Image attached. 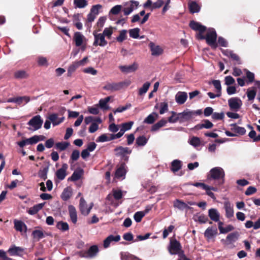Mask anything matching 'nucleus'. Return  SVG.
<instances>
[{
    "mask_svg": "<svg viewBox=\"0 0 260 260\" xmlns=\"http://www.w3.org/2000/svg\"><path fill=\"white\" fill-rule=\"evenodd\" d=\"M93 206V203H91L89 207H87L86 202L83 198L80 200L79 209L82 214L86 216L89 214L91 209Z\"/></svg>",
    "mask_w": 260,
    "mask_h": 260,
    "instance_id": "423d86ee",
    "label": "nucleus"
},
{
    "mask_svg": "<svg viewBox=\"0 0 260 260\" xmlns=\"http://www.w3.org/2000/svg\"><path fill=\"white\" fill-rule=\"evenodd\" d=\"M70 143L68 142H58L55 145L56 148L60 151H63L66 149V148L69 146Z\"/></svg>",
    "mask_w": 260,
    "mask_h": 260,
    "instance_id": "6e6d98bb",
    "label": "nucleus"
},
{
    "mask_svg": "<svg viewBox=\"0 0 260 260\" xmlns=\"http://www.w3.org/2000/svg\"><path fill=\"white\" fill-rule=\"evenodd\" d=\"M217 234V229L215 226L208 227L204 233V236L208 239H211Z\"/></svg>",
    "mask_w": 260,
    "mask_h": 260,
    "instance_id": "2eb2a0df",
    "label": "nucleus"
},
{
    "mask_svg": "<svg viewBox=\"0 0 260 260\" xmlns=\"http://www.w3.org/2000/svg\"><path fill=\"white\" fill-rule=\"evenodd\" d=\"M178 114L179 121L180 122H183L192 118L194 115V112L192 111L186 110L181 113H178Z\"/></svg>",
    "mask_w": 260,
    "mask_h": 260,
    "instance_id": "9b49d317",
    "label": "nucleus"
},
{
    "mask_svg": "<svg viewBox=\"0 0 260 260\" xmlns=\"http://www.w3.org/2000/svg\"><path fill=\"white\" fill-rule=\"evenodd\" d=\"M94 41L93 42V46H100L101 47L105 46L108 42L105 40V37L102 34L93 33Z\"/></svg>",
    "mask_w": 260,
    "mask_h": 260,
    "instance_id": "6e6552de",
    "label": "nucleus"
},
{
    "mask_svg": "<svg viewBox=\"0 0 260 260\" xmlns=\"http://www.w3.org/2000/svg\"><path fill=\"white\" fill-rule=\"evenodd\" d=\"M228 104L231 109L238 111L242 105V101L239 98H232L228 101Z\"/></svg>",
    "mask_w": 260,
    "mask_h": 260,
    "instance_id": "0eeeda50",
    "label": "nucleus"
},
{
    "mask_svg": "<svg viewBox=\"0 0 260 260\" xmlns=\"http://www.w3.org/2000/svg\"><path fill=\"white\" fill-rule=\"evenodd\" d=\"M38 63L40 66H47L48 61L46 57L43 56H39L37 60Z\"/></svg>",
    "mask_w": 260,
    "mask_h": 260,
    "instance_id": "0e129e2a",
    "label": "nucleus"
},
{
    "mask_svg": "<svg viewBox=\"0 0 260 260\" xmlns=\"http://www.w3.org/2000/svg\"><path fill=\"white\" fill-rule=\"evenodd\" d=\"M48 168H45L43 170H40L38 173V176L40 178L45 180L47 178Z\"/></svg>",
    "mask_w": 260,
    "mask_h": 260,
    "instance_id": "052dcab7",
    "label": "nucleus"
},
{
    "mask_svg": "<svg viewBox=\"0 0 260 260\" xmlns=\"http://www.w3.org/2000/svg\"><path fill=\"white\" fill-rule=\"evenodd\" d=\"M122 9L121 5H117L112 7L109 12V15H117L118 14Z\"/></svg>",
    "mask_w": 260,
    "mask_h": 260,
    "instance_id": "09e8293b",
    "label": "nucleus"
},
{
    "mask_svg": "<svg viewBox=\"0 0 260 260\" xmlns=\"http://www.w3.org/2000/svg\"><path fill=\"white\" fill-rule=\"evenodd\" d=\"M174 207L180 210H183L185 209H188L189 207L185 202L176 199L174 202Z\"/></svg>",
    "mask_w": 260,
    "mask_h": 260,
    "instance_id": "7c9ffc66",
    "label": "nucleus"
},
{
    "mask_svg": "<svg viewBox=\"0 0 260 260\" xmlns=\"http://www.w3.org/2000/svg\"><path fill=\"white\" fill-rule=\"evenodd\" d=\"M17 144L21 148H23L27 145H33L35 144L33 137H31L28 139H25L21 141L17 142Z\"/></svg>",
    "mask_w": 260,
    "mask_h": 260,
    "instance_id": "f704fd0d",
    "label": "nucleus"
},
{
    "mask_svg": "<svg viewBox=\"0 0 260 260\" xmlns=\"http://www.w3.org/2000/svg\"><path fill=\"white\" fill-rule=\"evenodd\" d=\"M44 205L45 203L35 205L32 207L29 208L27 211V213L30 215H34L41 210L44 207Z\"/></svg>",
    "mask_w": 260,
    "mask_h": 260,
    "instance_id": "c85d7f7f",
    "label": "nucleus"
},
{
    "mask_svg": "<svg viewBox=\"0 0 260 260\" xmlns=\"http://www.w3.org/2000/svg\"><path fill=\"white\" fill-rule=\"evenodd\" d=\"M24 249L21 247L12 245L8 249L7 253H9L10 256H22Z\"/></svg>",
    "mask_w": 260,
    "mask_h": 260,
    "instance_id": "9d476101",
    "label": "nucleus"
},
{
    "mask_svg": "<svg viewBox=\"0 0 260 260\" xmlns=\"http://www.w3.org/2000/svg\"><path fill=\"white\" fill-rule=\"evenodd\" d=\"M126 30L123 29L121 30L119 35L116 38V40L119 42H122L126 38Z\"/></svg>",
    "mask_w": 260,
    "mask_h": 260,
    "instance_id": "5fc2aeb1",
    "label": "nucleus"
},
{
    "mask_svg": "<svg viewBox=\"0 0 260 260\" xmlns=\"http://www.w3.org/2000/svg\"><path fill=\"white\" fill-rule=\"evenodd\" d=\"M231 130L238 134L243 135L246 133V129L243 127L239 126L235 123L231 124Z\"/></svg>",
    "mask_w": 260,
    "mask_h": 260,
    "instance_id": "72a5a7b5",
    "label": "nucleus"
},
{
    "mask_svg": "<svg viewBox=\"0 0 260 260\" xmlns=\"http://www.w3.org/2000/svg\"><path fill=\"white\" fill-rule=\"evenodd\" d=\"M126 165L124 163L121 164L120 167L117 169L115 176L117 178H124L126 173Z\"/></svg>",
    "mask_w": 260,
    "mask_h": 260,
    "instance_id": "5701e85b",
    "label": "nucleus"
},
{
    "mask_svg": "<svg viewBox=\"0 0 260 260\" xmlns=\"http://www.w3.org/2000/svg\"><path fill=\"white\" fill-rule=\"evenodd\" d=\"M171 113L172 115L169 117L168 121L170 123H174L176 122L177 121H179L178 114H176V113L174 111H172Z\"/></svg>",
    "mask_w": 260,
    "mask_h": 260,
    "instance_id": "680f3d73",
    "label": "nucleus"
},
{
    "mask_svg": "<svg viewBox=\"0 0 260 260\" xmlns=\"http://www.w3.org/2000/svg\"><path fill=\"white\" fill-rule=\"evenodd\" d=\"M43 120L39 115L34 116L27 122V124L29 126L27 129L30 131H36L41 128Z\"/></svg>",
    "mask_w": 260,
    "mask_h": 260,
    "instance_id": "f03ea898",
    "label": "nucleus"
},
{
    "mask_svg": "<svg viewBox=\"0 0 260 260\" xmlns=\"http://www.w3.org/2000/svg\"><path fill=\"white\" fill-rule=\"evenodd\" d=\"M48 118L51 121L53 126L59 125L62 122L64 119V117L58 118V115L56 113H52L49 115Z\"/></svg>",
    "mask_w": 260,
    "mask_h": 260,
    "instance_id": "aec40b11",
    "label": "nucleus"
},
{
    "mask_svg": "<svg viewBox=\"0 0 260 260\" xmlns=\"http://www.w3.org/2000/svg\"><path fill=\"white\" fill-rule=\"evenodd\" d=\"M181 245L179 241L174 240L170 241V244L169 247V251L171 254H177L181 249Z\"/></svg>",
    "mask_w": 260,
    "mask_h": 260,
    "instance_id": "1a4fd4ad",
    "label": "nucleus"
},
{
    "mask_svg": "<svg viewBox=\"0 0 260 260\" xmlns=\"http://www.w3.org/2000/svg\"><path fill=\"white\" fill-rule=\"evenodd\" d=\"M149 46L153 56H159L163 53V49L159 45H156L153 42H151Z\"/></svg>",
    "mask_w": 260,
    "mask_h": 260,
    "instance_id": "4468645a",
    "label": "nucleus"
},
{
    "mask_svg": "<svg viewBox=\"0 0 260 260\" xmlns=\"http://www.w3.org/2000/svg\"><path fill=\"white\" fill-rule=\"evenodd\" d=\"M56 227L57 229L62 232L68 231L69 229L68 223L62 221L57 222L56 223Z\"/></svg>",
    "mask_w": 260,
    "mask_h": 260,
    "instance_id": "58836bf2",
    "label": "nucleus"
},
{
    "mask_svg": "<svg viewBox=\"0 0 260 260\" xmlns=\"http://www.w3.org/2000/svg\"><path fill=\"white\" fill-rule=\"evenodd\" d=\"M139 4V2L133 0L126 3L124 5V8L122 9L124 14L126 16L130 14L134 11V10L137 9Z\"/></svg>",
    "mask_w": 260,
    "mask_h": 260,
    "instance_id": "20e7f679",
    "label": "nucleus"
},
{
    "mask_svg": "<svg viewBox=\"0 0 260 260\" xmlns=\"http://www.w3.org/2000/svg\"><path fill=\"white\" fill-rule=\"evenodd\" d=\"M14 228L17 231L21 232L24 231V232H26L27 226L24 222L21 220L15 219L14 220Z\"/></svg>",
    "mask_w": 260,
    "mask_h": 260,
    "instance_id": "b1692460",
    "label": "nucleus"
},
{
    "mask_svg": "<svg viewBox=\"0 0 260 260\" xmlns=\"http://www.w3.org/2000/svg\"><path fill=\"white\" fill-rule=\"evenodd\" d=\"M110 100V97L108 96L105 99H102L100 100L99 105L101 109L104 110H108L109 109V106L108 105V103Z\"/></svg>",
    "mask_w": 260,
    "mask_h": 260,
    "instance_id": "e433bc0d",
    "label": "nucleus"
},
{
    "mask_svg": "<svg viewBox=\"0 0 260 260\" xmlns=\"http://www.w3.org/2000/svg\"><path fill=\"white\" fill-rule=\"evenodd\" d=\"M140 28L136 27L131 29L129 30V34L130 37L134 39H138L139 37Z\"/></svg>",
    "mask_w": 260,
    "mask_h": 260,
    "instance_id": "a18cd8bd",
    "label": "nucleus"
},
{
    "mask_svg": "<svg viewBox=\"0 0 260 260\" xmlns=\"http://www.w3.org/2000/svg\"><path fill=\"white\" fill-rule=\"evenodd\" d=\"M82 176V170L75 171L72 175L70 179L72 181H75L78 180Z\"/></svg>",
    "mask_w": 260,
    "mask_h": 260,
    "instance_id": "bf43d9fd",
    "label": "nucleus"
},
{
    "mask_svg": "<svg viewBox=\"0 0 260 260\" xmlns=\"http://www.w3.org/2000/svg\"><path fill=\"white\" fill-rule=\"evenodd\" d=\"M71 196V189L69 188H66L64 189L63 192L61 193V198L63 201H66L70 198Z\"/></svg>",
    "mask_w": 260,
    "mask_h": 260,
    "instance_id": "ea45409f",
    "label": "nucleus"
},
{
    "mask_svg": "<svg viewBox=\"0 0 260 260\" xmlns=\"http://www.w3.org/2000/svg\"><path fill=\"white\" fill-rule=\"evenodd\" d=\"M119 68L122 72L128 74L136 71L138 68V64L134 62L132 64L129 66H120Z\"/></svg>",
    "mask_w": 260,
    "mask_h": 260,
    "instance_id": "f8f14e48",
    "label": "nucleus"
},
{
    "mask_svg": "<svg viewBox=\"0 0 260 260\" xmlns=\"http://www.w3.org/2000/svg\"><path fill=\"white\" fill-rule=\"evenodd\" d=\"M189 26L193 30H198L200 32H204L206 29L205 26L194 21H191L190 22Z\"/></svg>",
    "mask_w": 260,
    "mask_h": 260,
    "instance_id": "393cba45",
    "label": "nucleus"
},
{
    "mask_svg": "<svg viewBox=\"0 0 260 260\" xmlns=\"http://www.w3.org/2000/svg\"><path fill=\"white\" fill-rule=\"evenodd\" d=\"M32 236L36 241H39L40 239L47 236H50V233H44L42 230H35L32 232Z\"/></svg>",
    "mask_w": 260,
    "mask_h": 260,
    "instance_id": "dca6fc26",
    "label": "nucleus"
},
{
    "mask_svg": "<svg viewBox=\"0 0 260 260\" xmlns=\"http://www.w3.org/2000/svg\"><path fill=\"white\" fill-rule=\"evenodd\" d=\"M116 155L121 156L125 160H127L128 157L127 156L132 153V150L128 147H117L114 149Z\"/></svg>",
    "mask_w": 260,
    "mask_h": 260,
    "instance_id": "39448f33",
    "label": "nucleus"
},
{
    "mask_svg": "<svg viewBox=\"0 0 260 260\" xmlns=\"http://www.w3.org/2000/svg\"><path fill=\"white\" fill-rule=\"evenodd\" d=\"M157 116V114L155 112L149 114L144 120V122L148 124H152L155 121V117Z\"/></svg>",
    "mask_w": 260,
    "mask_h": 260,
    "instance_id": "49530a36",
    "label": "nucleus"
},
{
    "mask_svg": "<svg viewBox=\"0 0 260 260\" xmlns=\"http://www.w3.org/2000/svg\"><path fill=\"white\" fill-rule=\"evenodd\" d=\"M103 89L110 91H115L120 90L119 82H108L103 87Z\"/></svg>",
    "mask_w": 260,
    "mask_h": 260,
    "instance_id": "6ab92c4d",
    "label": "nucleus"
},
{
    "mask_svg": "<svg viewBox=\"0 0 260 260\" xmlns=\"http://www.w3.org/2000/svg\"><path fill=\"white\" fill-rule=\"evenodd\" d=\"M122 197V193L120 190H113V194H109L106 200L112 203V199L114 198L115 200H118Z\"/></svg>",
    "mask_w": 260,
    "mask_h": 260,
    "instance_id": "412c9836",
    "label": "nucleus"
},
{
    "mask_svg": "<svg viewBox=\"0 0 260 260\" xmlns=\"http://www.w3.org/2000/svg\"><path fill=\"white\" fill-rule=\"evenodd\" d=\"M29 101V97L27 96L16 97L15 103L18 105H24L28 103Z\"/></svg>",
    "mask_w": 260,
    "mask_h": 260,
    "instance_id": "4c0bfd02",
    "label": "nucleus"
},
{
    "mask_svg": "<svg viewBox=\"0 0 260 260\" xmlns=\"http://www.w3.org/2000/svg\"><path fill=\"white\" fill-rule=\"evenodd\" d=\"M239 237V234L238 232H234L229 234L226 237V239L230 242H233L236 241Z\"/></svg>",
    "mask_w": 260,
    "mask_h": 260,
    "instance_id": "603ef678",
    "label": "nucleus"
},
{
    "mask_svg": "<svg viewBox=\"0 0 260 260\" xmlns=\"http://www.w3.org/2000/svg\"><path fill=\"white\" fill-rule=\"evenodd\" d=\"M145 216V213L142 211H138L134 215V218L136 222H139L141 221L142 218Z\"/></svg>",
    "mask_w": 260,
    "mask_h": 260,
    "instance_id": "4d7b16f0",
    "label": "nucleus"
},
{
    "mask_svg": "<svg viewBox=\"0 0 260 260\" xmlns=\"http://www.w3.org/2000/svg\"><path fill=\"white\" fill-rule=\"evenodd\" d=\"M107 18L106 16L100 17L96 23V26L99 28V30L104 26L105 23L106 21Z\"/></svg>",
    "mask_w": 260,
    "mask_h": 260,
    "instance_id": "e2e57ef3",
    "label": "nucleus"
},
{
    "mask_svg": "<svg viewBox=\"0 0 260 260\" xmlns=\"http://www.w3.org/2000/svg\"><path fill=\"white\" fill-rule=\"evenodd\" d=\"M168 110V104L167 102H162L160 104L159 113L160 114H164Z\"/></svg>",
    "mask_w": 260,
    "mask_h": 260,
    "instance_id": "69168bd1",
    "label": "nucleus"
},
{
    "mask_svg": "<svg viewBox=\"0 0 260 260\" xmlns=\"http://www.w3.org/2000/svg\"><path fill=\"white\" fill-rule=\"evenodd\" d=\"M102 8V6L100 4L95 5L93 6L90 11V12L93 14H94L96 16L99 13V10Z\"/></svg>",
    "mask_w": 260,
    "mask_h": 260,
    "instance_id": "13d9d810",
    "label": "nucleus"
},
{
    "mask_svg": "<svg viewBox=\"0 0 260 260\" xmlns=\"http://www.w3.org/2000/svg\"><path fill=\"white\" fill-rule=\"evenodd\" d=\"M79 67L77 64V62L75 61L73 62L68 68V76L70 77L72 76V74L76 70L77 68Z\"/></svg>",
    "mask_w": 260,
    "mask_h": 260,
    "instance_id": "79ce46f5",
    "label": "nucleus"
},
{
    "mask_svg": "<svg viewBox=\"0 0 260 260\" xmlns=\"http://www.w3.org/2000/svg\"><path fill=\"white\" fill-rule=\"evenodd\" d=\"M112 140L111 134H109V136H108L107 134H104L100 136L97 140V142H105Z\"/></svg>",
    "mask_w": 260,
    "mask_h": 260,
    "instance_id": "37998d69",
    "label": "nucleus"
},
{
    "mask_svg": "<svg viewBox=\"0 0 260 260\" xmlns=\"http://www.w3.org/2000/svg\"><path fill=\"white\" fill-rule=\"evenodd\" d=\"M187 98V93L185 92H178L176 96V102L179 104H184Z\"/></svg>",
    "mask_w": 260,
    "mask_h": 260,
    "instance_id": "cd10ccee",
    "label": "nucleus"
},
{
    "mask_svg": "<svg viewBox=\"0 0 260 260\" xmlns=\"http://www.w3.org/2000/svg\"><path fill=\"white\" fill-rule=\"evenodd\" d=\"M256 92L253 89L248 88L247 91V96L249 101L253 100L255 97Z\"/></svg>",
    "mask_w": 260,
    "mask_h": 260,
    "instance_id": "864d4df0",
    "label": "nucleus"
},
{
    "mask_svg": "<svg viewBox=\"0 0 260 260\" xmlns=\"http://www.w3.org/2000/svg\"><path fill=\"white\" fill-rule=\"evenodd\" d=\"M70 219L74 224H76L77 222V213L75 208L72 206L70 205L68 207Z\"/></svg>",
    "mask_w": 260,
    "mask_h": 260,
    "instance_id": "a878e982",
    "label": "nucleus"
},
{
    "mask_svg": "<svg viewBox=\"0 0 260 260\" xmlns=\"http://www.w3.org/2000/svg\"><path fill=\"white\" fill-rule=\"evenodd\" d=\"M210 179L215 181V184L221 185L224 183L225 173L223 169L220 167H215L210 171Z\"/></svg>",
    "mask_w": 260,
    "mask_h": 260,
    "instance_id": "f257e3e1",
    "label": "nucleus"
},
{
    "mask_svg": "<svg viewBox=\"0 0 260 260\" xmlns=\"http://www.w3.org/2000/svg\"><path fill=\"white\" fill-rule=\"evenodd\" d=\"M150 83L149 82H145L139 90V94L140 95H142L146 93L148 90L150 86Z\"/></svg>",
    "mask_w": 260,
    "mask_h": 260,
    "instance_id": "de8ad7c7",
    "label": "nucleus"
},
{
    "mask_svg": "<svg viewBox=\"0 0 260 260\" xmlns=\"http://www.w3.org/2000/svg\"><path fill=\"white\" fill-rule=\"evenodd\" d=\"M188 8L190 13H198L200 10V6L196 2H191L188 3Z\"/></svg>",
    "mask_w": 260,
    "mask_h": 260,
    "instance_id": "c9c22d12",
    "label": "nucleus"
},
{
    "mask_svg": "<svg viewBox=\"0 0 260 260\" xmlns=\"http://www.w3.org/2000/svg\"><path fill=\"white\" fill-rule=\"evenodd\" d=\"M74 4L76 7L83 8L87 5V2L86 0H74Z\"/></svg>",
    "mask_w": 260,
    "mask_h": 260,
    "instance_id": "8fccbe9b",
    "label": "nucleus"
},
{
    "mask_svg": "<svg viewBox=\"0 0 260 260\" xmlns=\"http://www.w3.org/2000/svg\"><path fill=\"white\" fill-rule=\"evenodd\" d=\"M148 142V139L144 136H141L136 139V143L139 146H145Z\"/></svg>",
    "mask_w": 260,
    "mask_h": 260,
    "instance_id": "a19ab883",
    "label": "nucleus"
},
{
    "mask_svg": "<svg viewBox=\"0 0 260 260\" xmlns=\"http://www.w3.org/2000/svg\"><path fill=\"white\" fill-rule=\"evenodd\" d=\"M224 53L225 55H226L228 57H231L234 60L239 61V56L236 54L234 53L233 51H232L231 50H225Z\"/></svg>",
    "mask_w": 260,
    "mask_h": 260,
    "instance_id": "3c124183",
    "label": "nucleus"
},
{
    "mask_svg": "<svg viewBox=\"0 0 260 260\" xmlns=\"http://www.w3.org/2000/svg\"><path fill=\"white\" fill-rule=\"evenodd\" d=\"M99 252V248L96 245L90 247L86 253L81 256L87 258H92L96 255Z\"/></svg>",
    "mask_w": 260,
    "mask_h": 260,
    "instance_id": "a211bd4d",
    "label": "nucleus"
},
{
    "mask_svg": "<svg viewBox=\"0 0 260 260\" xmlns=\"http://www.w3.org/2000/svg\"><path fill=\"white\" fill-rule=\"evenodd\" d=\"M224 209L225 211V216L227 218H230L234 216L233 206L229 201L224 202Z\"/></svg>",
    "mask_w": 260,
    "mask_h": 260,
    "instance_id": "f3484780",
    "label": "nucleus"
},
{
    "mask_svg": "<svg viewBox=\"0 0 260 260\" xmlns=\"http://www.w3.org/2000/svg\"><path fill=\"white\" fill-rule=\"evenodd\" d=\"M120 239V236L119 235H116L115 236L113 235L109 236L104 241V246L105 248H107L109 246L110 244L112 241L118 242Z\"/></svg>",
    "mask_w": 260,
    "mask_h": 260,
    "instance_id": "bb28decb",
    "label": "nucleus"
},
{
    "mask_svg": "<svg viewBox=\"0 0 260 260\" xmlns=\"http://www.w3.org/2000/svg\"><path fill=\"white\" fill-rule=\"evenodd\" d=\"M190 145L194 147H197L201 145V140L199 138L197 137H193L188 141Z\"/></svg>",
    "mask_w": 260,
    "mask_h": 260,
    "instance_id": "c03bdc74",
    "label": "nucleus"
},
{
    "mask_svg": "<svg viewBox=\"0 0 260 260\" xmlns=\"http://www.w3.org/2000/svg\"><path fill=\"white\" fill-rule=\"evenodd\" d=\"M68 168V165L67 164H63L61 168L57 170L56 176L59 180H62L65 178L67 175V170Z\"/></svg>",
    "mask_w": 260,
    "mask_h": 260,
    "instance_id": "ddd939ff",
    "label": "nucleus"
},
{
    "mask_svg": "<svg viewBox=\"0 0 260 260\" xmlns=\"http://www.w3.org/2000/svg\"><path fill=\"white\" fill-rule=\"evenodd\" d=\"M0 260H12V259L7 255L6 251L3 249L0 250Z\"/></svg>",
    "mask_w": 260,
    "mask_h": 260,
    "instance_id": "774afa93",
    "label": "nucleus"
},
{
    "mask_svg": "<svg viewBox=\"0 0 260 260\" xmlns=\"http://www.w3.org/2000/svg\"><path fill=\"white\" fill-rule=\"evenodd\" d=\"M167 123V121L164 119H162L152 126L151 131L152 132H156L160 127L165 126Z\"/></svg>",
    "mask_w": 260,
    "mask_h": 260,
    "instance_id": "473e14b6",
    "label": "nucleus"
},
{
    "mask_svg": "<svg viewBox=\"0 0 260 260\" xmlns=\"http://www.w3.org/2000/svg\"><path fill=\"white\" fill-rule=\"evenodd\" d=\"M212 84L216 89V92L221 94V86L220 81L218 80H214L212 81Z\"/></svg>",
    "mask_w": 260,
    "mask_h": 260,
    "instance_id": "338daca9",
    "label": "nucleus"
},
{
    "mask_svg": "<svg viewBox=\"0 0 260 260\" xmlns=\"http://www.w3.org/2000/svg\"><path fill=\"white\" fill-rule=\"evenodd\" d=\"M208 216L210 219L215 222L219 221L220 213L216 209L211 208L208 210Z\"/></svg>",
    "mask_w": 260,
    "mask_h": 260,
    "instance_id": "4be33fe9",
    "label": "nucleus"
},
{
    "mask_svg": "<svg viewBox=\"0 0 260 260\" xmlns=\"http://www.w3.org/2000/svg\"><path fill=\"white\" fill-rule=\"evenodd\" d=\"M182 168V162L178 159H175L171 162V170L173 173H176Z\"/></svg>",
    "mask_w": 260,
    "mask_h": 260,
    "instance_id": "c756f323",
    "label": "nucleus"
},
{
    "mask_svg": "<svg viewBox=\"0 0 260 260\" xmlns=\"http://www.w3.org/2000/svg\"><path fill=\"white\" fill-rule=\"evenodd\" d=\"M83 38L84 36L80 32L75 33L74 39L76 46L79 47L82 44Z\"/></svg>",
    "mask_w": 260,
    "mask_h": 260,
    "instance_id": "2f4dec72",
    "label": "nucleus"
},
{
    "mask_svg": "<svg viewBox=\"0 0 260 260\" xmlns=\"http://www.w3.org/2000/svg\"><path fill=\"white\" fill-rule=\"evenodd\" d=\"M216 39L217 34L215 30L213 28L209 29L206 36V40L207 44L211 46L216 47Z\"/></svg>",
    "mask_w": 260,
    "mask_h": 260,
    "instance_id": "7ed1b4c3",
    "label": "nucleus"
}]
</instances>
